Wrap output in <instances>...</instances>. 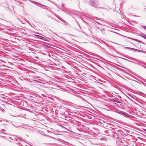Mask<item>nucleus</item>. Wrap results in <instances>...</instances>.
<instances>
[{"label": "nucleus", "instance_id": "obj_1", "mask_svg": "<svg viewBox=\"0 0 146 146\" xmlns=\"http://www.w3.org/2000/svg\"><path fill=\"white\" fill-rule=\"evenodd\" d=\"M138 115L141 116L144 115V111L143 110V108L139 106L136 108V109Z\"/></svg>", "mask_w": 146, "mask_h": 146}, {"label": "nucleus", "instance_id": "obj_2", "mask_svg": "<svg viewBox=\"0 0 146 146\" xmlns=\"http://www.w3.org/2000/svg\"><path fill=\"white\" fill-rule=\"evenodd\" d=\"M35 36H36L37 38L40 39H43V38H44L43 37L38 35H35Z\"/></svg>", "mask_w": 146, "mask_h": 146}, {"label": "nucleus", "instance_id": "obj_3", "mask_svg": "<svg viewBox=\"0 0 146 146\" xmlns=\"http://www.w3.org/2000/svg\"><path fill=\"white\" fill-rule=\"evenodd\" d=\"M122 113L123 114V115H124L125 116H127V114L126 113H124V112H123V113Z\"/></svg>", "mask_w": 146, "mask_h": 146}, {"label": "nucleus", "instance_id": "obj_4", "mask_svg": "<svg viewBox=\"0 0 146 146\" xmlns=\"http://www.w3.org/2000/svg\"><path fill=\"white\" fill-rule=\"evenodd\" d=\"M131 49H132L133 50H135L136 51H140L138 50H137V49H134V48H131Z\"/></svg>", "mask_w": 146, "mask_h": 146}, {"label": "nucleus", "instance_id": "obj_5", "mask_svg": "<svg viewBox=\"0 0 146 146\" xmlns=\"http://www.w3.org/2000/svg\"><path fill=\"white\" fill-rule=\"evenodd\" d=\"M133 83L134 84H138V82H136V81H133Z\"/></svg>", "mask_w": 146, "mask_h": 146}, {"label": "nucleus", "instance_id": "obj_6", "mask_svg": "<svg viewBox=\"0 0 146 146\" xmlns=\"http://www.w3.org/2000/svg\"><path fill=\"white\" fill-rule=\"evenodd\" d=\"M143 27L146 29V26H143Z\"/></svg>", "mask_w": 146, "mask_h": 146}, {"label": "nucleus", "instance_id": "obj_7", "mask_svg": "<svg viewBox=\"0 0 146 146\" xmlns=\"http://www.w3.org/2000/svg\"><path fill=\"white\" fill-rule=\"evenodd\" d=\"M0 80H2V79H1H1H0Z\"/></svg>", "mask_w": 146, "mask_h": 146}]
</instances>
